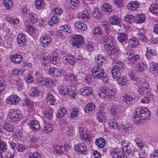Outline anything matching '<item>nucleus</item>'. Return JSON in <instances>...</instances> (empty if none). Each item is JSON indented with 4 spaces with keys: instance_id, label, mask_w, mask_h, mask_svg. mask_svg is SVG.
Listing matches in <instances>:
<instances>
[{
    "instance_id": "nucleus-1",
    "label": "nucleus",
    "mask_w": 158,
    "mask_h": 158,
    "mask_svg": "<svg viewBox=\"0 0 158 158\" xmlns=\"http://www.w3.org/2000/svg\"><path fill=\"white\" fill-rule=\"evenodd\" d=\"M150 113L147 108L141 107L135 109L133 114V121L136 124L145 122L149 120Z\"/></svg>"
},
{
    "instance_id": "nucleus-2",
    "label": "nucleus",
    "mask_w": 158,
    "mask_h": 158,
    "mask_svg": "<svg viewBox=\"0 0 158 158\" xmlns=\"http://www.w3.org/2000/svg\"><path fill=\"white\" fill-rule=\"evenodd\" d=\"M22 115L20 111L16 109H10L7 113V119L11 123H17L22 118Z\"/></svg>"
},
{
    "instance_id": "nucleus-3",
    "label": "nucleus",
    "mask_w": 158,
    "mask_h": 158,
    "mask_svg": "<svg viewBox=\"0 0 158 158\" xmlns=\"http://www.w3.org/2000/svg\"><path fill=\"white\" fill-rule=\"evenodd\" d=\"M98 94V96L102 98L110 99L114 97L115 93L107 87H102L100 88Z\"/></svg>"
},
{
    "instance_id": "nucleus-4",
    "label": "nucleus",
    "mask_w": 158,
    "mask_h": 158,
    "mask_svg": "<svg viewBox=\"0 0 158 158\" xmlns=\"http://www.w3.org/2000/svg\"><path fill=\"white\" fill-rule=\"evenodd\" d=\"M126 142L124 141L122 142L123 147V153L124 158L131 157L135 152V148L131 145H125Z\"/></svg>"
},
{
    "instance_id": "nucleus-5",
    "label": "nucleus",
    "mask_w": 158,
    "mask_h": 158,
    "mask_svg": "<svg viewBox=\"0 0 158 158\" xmlns=\"http://www.w3.org/2000/svg\"><path fill=\"white\" fill-rule=\"evenodd\" d=\"M91 71L93 76L96 79H101L105 73L101 65H95L92 68Z\"/></svg>"
},
{
    "instance_id": "nucleus-6",
    "label": "nucleus",
    "mask_w": 158,
    "mask_h": 158,
    "mask_svg": "<svg viewBox=\"0 0 158 158\" xmlns=\"http://www.w3.org/2000/svg\"><path fill=\"white\" fill-rule=\"evenodd\" d=\"M137 91L140 95L149 94L151 91V89L149 88V84L144 82L138 86Z\"/></svg>"
},
{
    "instance_id": "nucleus-7",
    "label": "nucleus",
    "mask_w": 158,
    "mask_h": 158,
    "mask_svg": "<svg viewBox=\"0 0 158 158\" xmlns=\"http://www.w3.org/2000/svg\"><path fill=\"white\" fill-rule=\"evenodd\" d=\"M84 43V39L82 35H75L72 39V45L73 47L80 48Z\"/></svg>"
},
{
    "instance_id": "nucleus-8",
    "label": "nucleus",
    "mask_w": 158,
    "mask_h": 158,
    "mask_svg": "<svg viewBox=\"0 0 158 158\" xmlns=\"http://www.w3.org/2000/svg\"><path fill=\"white\" fill-rule=\"evenodd\" d=\"M48 73L51 76L55 77H60L66 75V72L63 69L59 70L58 69L54 67L50 68Z\"/></svg>"
},
{
    "instance_id": "nucleus-9",
    "label": "nucleus",
    "mask_w": 158,
    "mask_h": 158,
    "mask_svg": "<svg viewBox=\"0 0 158 158\" xmlns=\"http://www.w3.org/2000/svg\"><path fill=\"white\" fill-rule=\"evenodd\" d=\"M115 44V41L114 38L109 36L105 39L103 42L105 48L108 50L114 47Z\"/></svg>"
},
{
    "instance_id": "nucleus-10",
    "label": "nucleus",
    "mask_w": 158,
    "mask_h": 158,
    "mask_svg": "<svg viewBox=\"0 0 158 158\" xmlns=\"http://www.w3.org/2000/svg\"><path fill=\"white\" fill-rule=\"evenodd\" d=\"M135 95L132 93H128L123 94L121 98L122 101L127 104L129 105L132 103L134 101Z\"/></svg>"
},
{
    "instance_id": "nucleus-11",
    "label": "nucleus",
    "mask_w": 158,
    "mask_h": 158,
    "mask_svg": "<svg viewBox=\"0 0 158 158\" xmlns=\"http://www.w3.org/2000/svg\"><path fill=\"white\" fill-rule=\"evenodd\" d=\"M20 100V98L18 96L12 95L7 98L6 102L9 105L15 106L18 104Z\"/></svg>"
},
{
    "instance_id": "nucleus-12",
    "label": "nucleus",
    "mask_w": 158,
    "mask_h": 158,
    "mask_svg": "<svg viewBox=\"0 0 158 158\" xmlns=\"http://www.w3.org/2000/svg\"><path fill=\"white\" fill-rule=\"evenodd\" d=\"M52 42L51 38L48 36L44 35L40 38L39 42L42 46L44 48L47 47Z\"/></svg>"
},
{
    "instance_id": "nucleus-13",
    "label": "nucleus",
    "mask_w": 158,
    "mask_h": 158,
    "mask_svg": "<svg viewBox=\"0 0 158 158\" xmlns=\"http://www.w3.org/2000/svg\"><path fill=\"white\" fill-rule=\"evenodd\" d=\"M74 148L75 150L79 153L84 155L87 153V148L83 143H78L74 145Z\"/></svg>"
},
{
    "instance_id": "nucleus-14",
    "label": "nucleus",
    "mask_w": 158,
    "mask_h": 158,
    "mask_svg": "<svg viewBox=\"0 0 158 158\" xmlns=\"http://www.w3.org/2000/svg\"><path fill=\"white\" fill-rule=\"evenodd\" d=\"M79 0H67L65 6L70 10H75L79 6Z\"/></svg>"
},
{
    "instance_id": "nucleus-15",
    "label": "nucleus",
    "mask_w": 158,
    "mask_h": 158,
    "mask_svg": "<svg viewBox=\"0 0 158 158\" xmlns=\"http://www.w3.org/2000/svg\"><path fill=\"white\" fill-rule=\"evenodd\" d=\"M79 132L80 137L82 140L86 141L89 140L90 138V136L88 134L86 131L85 130L84 127H79Z\"/></svg>"
},
{
    "instance_id": "nucleus-16",
    "label": "nucleus",
    "mask_w": 158,
    "mask_h": 158,
    "mask_svg": "<svg viewBox=\"0 0 158 158\" xmlns=\"http://www.w3.org/2000/svg\"><path fill=\"white\" fill-rule=\"evenodd\" d=\"M127 56L128 58V62L130 64H133L139 58V55H135L130 52L127 53Z\"/></svg>"
},
{
    "instance_id": "nucleus-17",
    "label": "nucleus",
    "mask_w": 158,
    "mask_h": 158,
    "mask_svg": "<svg viewBox=\"0 0 158 158\" xmlns=\"http://www.w3.org/2000/svg\"><path fill=\"white\" fill-rule=\"evenodd\" d=\"M30 127L33 131H37L40 128V126L38 122L34 118H31L29 120Z\"/></svg>"
},
{
    "instance_id": "nucleus-18",
    "label": "nucleus",
    "mask_w": 158,
    "mask_h": 158,
    "mask_svg": "<svg viewBox=\"0 0 158 158\" xmlns=\"http://www.w3.org/2000/svg\"><path fill=\"white\" fill-rule=\"evenodd\" d=\"M139 6V3L137 1H131L127 4V8L130 11H134L138 9Z\"/></svg>"
},
{
    "instance_id": "nucleus-19",
    "label": "nucleus",
    "mask_w": 158,
    "mask_h": 158,
    "mask_svg": "<svg viewBox=\"0 0 158 158\" xmlns=\"http://www.w3.org/2000/svg\"><path fill=\"white\" fill-rule=\"evenodd\" d=\"M17 42L19 46H24L26 43L25 35L23 33L19 34L17 37Z\"/></svg>"
},
{
    "instance_id": "nucleus-20",
    "label": "nucleus",
    "mask_w": 158,
    "mask_h": 158,
    "mask_svg": "<svg viewBox=\"0 0 158 158\" xmlns=\"http://www.w3.org/2000/svg\"><path fill=\"white\" fill-rule=\"evenodd\" d=\"M63 62L64 64H69L73 65L75 64V61L73 57L69 55L63 56L62 58Z\"/></svg>"
},
{
    "instance_id": "nucleus-21",
    "label": "nucleus",
    "mask_w": 158,
    "mask_h": 158,
    "mask_svg": "<svg viewBox=\"0 0 158 158\" xmlns=\"http://www.w3.org/2000/svg\"><path fill=\"white\" fill-rule=\"evenodd\" d=\"M65 76L66 80L70 81L73 85H74L75 87H77L78 84L77 76L73 74H71L68 76L66 74Z\"/></svg>"
},
{
    "instance_id": "nucleus-22",
    "label": "nucleus",
    "mask_w": 158,
    "mask_h": 158,
    "mask_svg": "<svg viewBox=\"0 0 158 158\" xmlns=\"http://www.w3.org/2000/svg\"><path fill=\"white\" fill-rule=\"evenodd\" d=\"M70 87L69 86H66L64 85H62L58 87L59 93L62 95L67 94L70 90Z\"/></svg>"
},
{
    "instance_id": "nucleus-23",
    "label": "nucleus",
    "mask_w": 158,
    "mask_h": 158,
    "mask_svg": "<svg viewBox=\"0 0 158 158\" xmlns=\"http://www.w3.org/2000/svg\"><path fill=\"white\" fill-rule=\"evenodd\" d=\"M110 154L113 158H121V152L118 149H112L110 151Z\"/></svg>"
},
{
    "instance_id": "nucleus-24",
    "label": "nucleus",
    "mask_w": 158,
    "mask_h": 158,
    "mask_svg": "<svg viewBox=\"0 0 158 158\" xmlns=\"http://www.w3.org/2000/svg\"><path fill=\"white\" fill-rule=\"evenodd\" d=\"M53 129V126L51 123H46L44 124L42 131L44 133L48 134L52 132Z\"/></svg>"
},
{
    "instance_id": "nucleus-25",
    "label": "nucleus",
    "mask_w": 158,
    "mask_h": 158,
    "mask_svg": "<svg viewBox=\"0 0 158 158\" xmlns=\"http://www.w3.org/2000/svg\"><path fill=\"white\" fill-rule=\"evenodd\" d=\"M111 114L113 116L115 119H118L119 117V111L118 107L115 106H113L110 108Z\"/></svg>"
},
{
    "instance_id": "nucleus-26",
    "label": "nucleus",
    "mask_w": 158,
    "mask_h": 158,
    "mask_svg": "<svg viewBox=\"0 0 158 158\" xmlns=\"http://www.w3.org/2000/svg\"><path fill=\"white\" fill-rule=\"evenodd\" d=\"M147 94L146 97H144L141 100V102L142 103L147 104L151 102L154 99V95L152 94Z\"/></svg>"
},
{
    "instance_id": "nucleus-27",
    "label": "nucleus",
    "mask_w": 158,
    "mask_h": 158,
    "mask_svg": "<svg viewBox=\"0 0 158 158\" xmlns=\"http://www.w3.org/2000/svg\"><path fill=\"white\" fill-rule=\"evenodd\" d=\"M93 92L92 89L89 87H85L81 89L80 90V92L84 96H87L91 94Z\"/></svg>"
},
{
    "instance_id": "nucleus-28",
    "label": "nucleus",
    "mask_w": 158,
    "mask_h": 158,
    "mask_svg": "<svg viewBox=\"0 0 158 158\" xmlns=\"http://www.w3.org/2000/svg\"><path fill=\"white\" fill-rule=\"evenodd\" d=\"M46 101L47 103L51 105H54L56 104L55 98L52 94L48 93L46 98Z\"/></svg>"
},
{
    "instance_id": "nucleus-29",
    "label": "nucleus",
    "mask_w": 158,
    "mask_h": 158,
    "mask_svg": "<svg viewBox=\"0 0 158 158\" xmlns=\"http://www.w3.org/2000/svg\"><path fill=\"white\" fill-rule=\"evenodd\" d=\"M89 13L88 11L85 10L83 12L79 13L77 15V16L79 19H82L84 21H86L89 19Z\"/></svg>"
},
{
    "instance_id": "nucleus-30",
    "label": "nucleus",
    "mask_w": 158,
    "mask_h": 158,
    "mask_svg": "<svg viewBox=\"0 0 158 158\" xmlns=\"http://www.w3.org/2000/svg\"><path fill=\"white\" fill-rule=\"evenodd\" d=\"M12 61L16 64H19L22 60L23 56L20 54H15L11 56Z\"/></svg>"
},
{
    "instance_id": "nucleus-31",
    "label": "nucleus",
    "mask_w": 158,
    "mask_h": 158,
    "mask_svg": "<svg viewBox=\"0 0 158 158\" xmlns=\"http://www.w3.org/2000/svg\"><path fill=\"white\" fill-rule=\"evenodd\" d=\"M144 29L141 28L140 29H138L137 36L138 38L140 40L142 41H147V38L145 37L144 33Z\"/></svg>"
},
{
    "instance_id": "nucleus-32",
    "label": "nucleus",
    "mask_w": 158,
    "mask_h": 158,
    "mask_svg": "<svg viewBox=\"0 0 158 158\" xmlns=\"http://www.w3.org/2000/svg\"><path fill=\"white\" fill-rule=\"evenodd\" d=\"M150 11L154 15L158 16V5L156 3L152 4L149 7Z\"/></svg>"
},
{
    "instance_id": "nucleus-33",
    "label": "nucleus",
    "mask_w": 158,
    "mask_h": 158,
    "mask_svg": "<svg viewBox=\"0 0 158 158\" xmlns=\"http://www.w3.org/2000/svg\"><path fill=\"white\" fill-rule=\"evenodd\" d=\"M74 26L76 28L82 31H85L87 29L86 25L83 22H77L75 23Z\"/></svg>"
},
{
    "instance_id": "nucleus-34",
    "label": "nucleus",
    "mask_w": 158,
    "mask_h": 158,
    "mask_svg": "<svg viewBox=\"0 0 158 158\" xmlns=\"http://www.w3.org/2000/svg\"><path fill=\"white\" fill-rule=\"evenodd\" d=\"M42 112L44 114L45 117L49 119L52 118V113L53 110L52 109H49L46 110L45 109H43L42 111Z\"/></svg>"
},
{
    "instance_id": "nucleus-35",
    "label": "nucleus",
    "mask_w": 158,
    "mask_h": 158,
    "mask_svg": "<svg viewBox=\"0 0 158 158\" xmlns=\"http://www.w3.org/2000/svg\"><path fill=\"white\" fill-rule=\"evenodd\" d=\"M4 6L7 10H10L12 8L13 2L12 0H3Z\"/></svg>"
},
{
    "instance_id": "nucleus-36",
    "label": "nucleus",
    "mask_w": 158,
    "mask_h": 158,
    "mask_svg": "<svg viewBox=\"0 0 158 158\" xmlns=\"http://www.w3.org/2000/svg\"><path fill=\"white\" fill-rule=\"evenodd\" d=\"M121 19L120 18L115 16L111 17L109 20V23L112 25L118 24L120 22Z\"/></svg>"
},
{
    "instance_id": "nucleus-37",
    "label": "nucleus",
    "mask_w": 158,
    "mask_h": 158,
    "mask_svg": "<svg viewBox=\"0 0 158 158\" xmlns=\"http://www.w3.org/2000/svg\"><path fill=\"white\" fill-rule=\"evenodd\" d=\"M95 144L98 148H103L105 144V140L102 138H98L96 139Z\"/></svg>"
},
{
    "instance_id": "nucleus-38",
    "label": "nucleus",
    "mask_w": 158,
    "mask_h": 158,
    "mask_svg": "<svg viewBox=\"0 0 158 158\" xmlns=\"http://www.w3.org/2000/svg\"><path fill=\"white\" fill-rule=\"evenodd\" d=\"M149 70L151 73L155 76L158 74V69L156 68L155 64L151 65L149 68Z\"/></svg>"
},
{
    "instance_id": "nucleus-39",
    "label": "nucleus",
    "mask_w": 158,
    "mask_h": 158,
    "mask_svg": "<svg viewBox=\"0 0 158 158\" xmlns=\"http://www.w3.org/2000/svg\"><path fill=\"white\" fill-rule=\"evenodd\" d=\"M156 54L155 50L149 48H147L146 55L147 57L150 58L153 56H156Z\"/></svg>"
},
{
    "instance_id": "nucleus-40",
    "label": "nucleus",
    "mask_w": 158,
    "mask_h": 158,
    "mask_svg": "<svg viewBox=\"0 0 158 158\" xmlns=\"http://www.w3.org/2000/svg\"><path fill=\"white\" fill-rule=\"evenodd\" d=\"M129 43L132 48H135L139 45L138 40L134 37H131L129 40Z\"/></svg>"
},
{
    "instance_id": "nucleus-41",
    "label": "nucleus",
    "mask_w": 158,
    "mask_h": 158,
    "mask_svg": "<svg viewBox=\"0 0 158 158\" xmlns=\"http://www.w3.org/2000/svg\"><path fill=\"white\" fill-rule=\"evenodd\" d=\"M147 68L146 64L143 62H139L137 65V69L138 71L142 72Z\"/></svg>"
},
{
    "instance_id": "nucleus-42",
    "label": "nucleus",
    "mask_w": 158,
    "mask_h": 158,
    "mask_svg": "<svg viewBox=\"0 0 158 158\" xmlns=\"http://www.w3.org/2000/svg\"><path fill=\"white\" fill-rule=\"evenodd\" d=\"M35 7L38 9L43 8L45 5L42 0H35Z\"/></svg>"
},
{
    "instance_id": "nucleus-43",
    "label": "nucleus",
    "mask_w": 158,
    "mask_h": 158,
    "mask_svg": "<svg viewBox=\"0 0 158 158\" xmlns=\"http://www.w3.org/2000/svg\"><path fill=\"white\" fill-rule=\"evenodd\" d=\"M118 40L121 43H123L127 42L128 40V37L124 33H120L118 35Z\"/></svg>"
},
{
    "instance_id": "nucleus-44",
    "label": "nucleus",
    "mask_w": 158,
    "mask_h": 158,
    "mask_svg": "<svg viewBox=\"0 0 158 158\" xmlns=\"http://www.w3.org/2000/svg\"><path fill=\"white\" fill-rule=\"evenodd\" d=\"M113 67L121 70L123 68V64L120 61L115 60L113 63Z\"/></svg>"
},
{
    "instance_id": "nucleus-45",
    "label": "nucleus",
    "mask_w": 158,
    "mask_h": 158,
    "mask_svg": "<svg viewBox=\"0 0 158 158\" xmlns=\"http://www.w3.org/2000/svg\"><path fill=\"white\" fill-rule=\"evenodd\" d=\"M40 93V91L38 90L36 87L31 88L29 91L30 95L32 97L38 96Z\"/></svg>"
},
{
    "instance_id": "nucleus-46",
    "label": "nucleus",
    "mask_w": 158,
    "mask_h": 158,
    "mask_svg": "<svg viewBox=\"0 0 158 158\" xmlns=\"http://www.w3.org/2000/svg\"><path fill=\"white\" fill-rule=\"evenodd\" d=\"M98 120L100 122H105L107 119L106 118V116L104 113H98L97 115Z\"/></svg>"
},
{
    "instance_id": "nucleus-47",
    "label": "nucleus",
    "mask_w": 158,
    "mask_h": 158,
    "mask_svg": "<svg viewBox=\"0 0 158 158\" xmlns=\"http://www.w3.org/2000/svg\"><path fill=\"white\" fill-rule=\"evenodd\" d=\"M95 60L98 65H101L104 61L105 60L103 56L101 55H98L95 57Z\"/></svg>"
},
{
    "instance_id": "nucleus-48",
    "label": "nucleus",
    "mask_w": 158,
    "mask_h": 158,
    "mask_svg": "<svg viewBox=\"0 0 158 158\" xmlns=\"http://www.w3.org/2000/svg\"><path fill=\"white\" fill-rule=\"evenodd\" d=\"M67 113L65 108L64 107H60L58 110V114H56V117L61 118L66 114Z\"/></svg>"
},
{
    "instance_id": "nucleus-49",
    "label": "nucleus",
    "mask_w": 158,
    "mask_h": 158,
    "mask_svg": "<svg viewBox=\"0 0 158 158\" xmlns=\"http://www.w3.org/2000/svg\"><path fill=\"white\" fill-rule=\"evenodd\" d=\"M145 17L143 14L137 15L136 17V22L137 23H142L145 20Z\"/></svg>"
},
{
    "instance_id": "nucleus-50",
    "label": "nucleus",
    "mask_w": 158,
    "mask_h": 158,
    "mask_svg": "<svg viewBox=\"0 0 158 158\" xmlns=\"http://www.w3.org/2000/svg\"><path fill=\"white\" fill-rule=\"evenodd\" d=\"M108 123L110 126L112 128L115 129L118 127V122L114 119L112 121L110 120L108 121Z\"/></svg>"
},
{
    "instance_id": "nucleus-51",
    "label": "nucleus",
    "mask_w": 158,
    "mask_h": 158,
    "mask_svg": "<svg viewBox=\"0 0 158 158\" xmlns=\"http://www.w3.org/2000/svg\"><path fill=\"white\" fill-rule=\"evenodd\" d=\"M27 31L31 35L33 34L36 30V29L35 27L30 25H28L26 27Z\"/></svg>"
},
{
    "instance_id": "nucleus-52",
    "label": "nucleus",
    "mask_w": 158,
    "mask_h": 158,
    "mask_svg": "<svg viewBox=\"0 0 158 158\" xmlns=\"http://www.w3.org/2000/svg\"><path fill=\"white\" fill-rule=\"evenodd\" d=\"M59 21V18L56 16H53L50 19V22H48L49 25L51 27L53 24H55Z\"/></svg>"
},
{
    "instance_id": "nucleus-53",
    "label": "nucleus",
    "mask_w": 158,
    "mask_h": 158,
    "mask_svg": "<svg viewBox=\"0 0 158 158\" xmlns=\"http://www.w3.org/2000/svg\"><path fill=\"white\" fill-rule=\"evenodd\" d=\"M109 52L112 55L117 56L119 52V49L116 47L114 46L110 49H109Z\"/></svg>"
},
{
    "instance_id": "nucleus-54",
    "label": "nucleus",
    "mask_w": 158,
    "mask_h": 158,
    "mask_svg": "<svg viewBox=\"0 0 158 158\" xmlns=\"http://www.w3.org/2000/svg\"><path fill=\"white\" fill-rule=\"evenodd\" d=\"M30 19L31 22L33 23L36 22L38 20L37 15L33 13H31L29 15Z\"/></svg>"
},
{
    "instance_id": "nucleus-55",
    "label": "nucleus",
    "mask_w": 158,
    "mask_h": 158,
    "mask_svg": "<svg viewBox=\"0 0 158 158\" xmlns=\"http://www.w3.org/2000/svg\"><path fill=\"white\" fill-rule=\"evenodd\" d=\"M86 48L88 51L92 52L95 49L94 45L91 42H87L86 44Z\"/></svg>"
},
{
    "instance_id": "nucleus-56",
    "label": "nucleus",
    "mask_w": 158,
    "mask_h": 158,
    "mask_svg": "<svg viewBox=\"0 0 158 158\" xmlns=\"http://www.w3.org/2000/svg\"><path fill=\"white\" fill-rule=\"evenodd\" d=\"M79 113V110L77 108H75L73 110L72 112L70 114V116L73 119L76 118L78 115Z\"/></svg>"
},
{
    "instance_id": "nucleus-57",
    "label": "nucleus",
    "mask_w": 158,
    "mask_h": 158,
    "mask_svg": "<svg viewBox=\"0 0 158 158\" xmlns=\"http://www.w3.org/2000/svg\"><path fill=\"white\" fill-rule=\"evenodd\" d=\"M124 20L129 23H131L134 21L135 17L132 15H127L124 17Z\"/></svg>"
},
{
    "instance_id": "nucleus-58",
    "label": "nucleus",
    "mask_w": 158,
    "mask_h": 158,
    "mask_svg": "<svg viewBox=\"0 0 158 158\" xmlns=\"http://www.w3.org/2000/svg\"><path fill=\"white\" fill-rule=\"evenodd\" d=\"M95 105L94 104L92 103H88L86 106L85 111L86 112H88V111H91L95 109Z\"/></svg>"
},
{
    "instance_id": "nucleus-59",
    "label": "nucleus",
    "mask_w": 158,
    "mask_h": 158,
    "mask_svg": "<svg viewBox=\"0 0 158 158\" xmlns=\"http://www.w3.org/2000/svg\"><path fill=\"white\" fill-rule=\"evenodd\" d=\"M28 156L29 158H43L41 154L36 152L30 153Z\"/></svg>"
},
{
    "instance_id": "nucleus-60",
    "label": "nucleus",
    "mask_w": 158,
    "mask_h": 158,
    "mask_svg": "<svg viewBox=\"0 0 158 158\" xmlns=\"http://www.w3.org/2000/svg\"><path fill=\"white\" fill-rule=\"evenodd\" d=\"M16 85L18 88L23 89L24 87V82L23 80L20 78H18L16 80Z\"/></svg>"
},
{
    "instance_id": "nucleus-61",
    "label": "nucleus",
    "mask_w": 158,
    "mask_h": 158,
    "mask_svg": "<svg viewBox=\"0 0 158 158\" xmlns=\"http://www.w3.org/2000/svg\"><path fill=\"white\" fill-rule=\"evenodd\" d=\"M25 80L27 82L31 83L34 81V78L29 73H27L25 75Z\"/></svg>"
},
{
    "instance_id": "nucleus-62",
    "label": "nucleus",
    "mask_w": 158,
    "mask_h": 158,
    "mask_svg": "<svg viewBox=\"0 0 158 158\" xmlns=\"http://www.w3.org/2000/svg\"><path fill=\"white\" fill-rule=\"evenodd\" d=\"M93 16L96 19H99L101 16V14L99 12L98 9L95 8L93 12Z\"/></svg>"
},
{
    "instance_id": "nucleus-63",
    "label": "nucleus",
    "mask_w": 158,
    "mask_h": 158,
    "mask_svg": "<svg viewBox=\"0 0 158 158\" xmlns=\"http://www.w3.org/2000/svg\"><path fill=\"white\" fill-rule=\"evenodd\" d=\"M117 81L118 85H125L127 84V81L125 78L120 77L117 80Z\"/></svg>"
},
{
    "instance_id": "nucleus-64",
    "label": "nucleus",
    "mask_w": 158,
    "mask_h": 158,
    "mask_svg": "<svg viewBox=\"0 0 158 158\" xmlns=\"http://www.w3.org/2000/svg\"><path fill=\"white\" fill-rule=\"evenodd\" d=\"M103 10L106 12L110 13L112 11V9L111 6L109 4L105 3L103 5Z\"/></svg>"
}]
</instances>
